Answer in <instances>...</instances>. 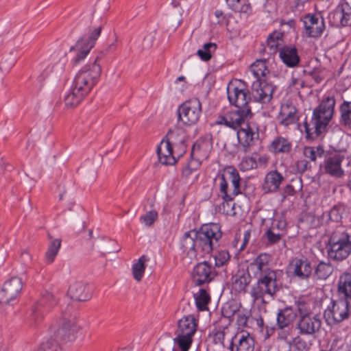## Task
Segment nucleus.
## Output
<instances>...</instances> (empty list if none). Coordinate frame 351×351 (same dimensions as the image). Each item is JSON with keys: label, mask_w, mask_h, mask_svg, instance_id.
<instances>
[{"label": "nucleus", "mask_w": 351, "mask_h": 351, "mask_svg": "<svg viewBox=\"0 0 351 351\" xmlns=\"http://www.w3.org/2000/svg\"><path fill=\"white\" fill-rule=\"evenodd\" d=\"M178 120L184 124L192 125L199 119L202 114V104L198 99L193 98L186 101L178 110Z\"/></svg>", "instance_id": "obj_11"}, {"label": "nucleus", "mask_w": 351, "mask_h": 351, "mask_svg": "<svg viewBox=\"0 0 351 351\" xmlns=\"http://www.w3.org/2000/svg\"><path fill=\"white\" fill-rule=\"evenodd\" d=\"M350 301L344 299L332 300L324 311V317L328 325H334L348 319L350 315Z\"/></svg>", "instance_id": "obj_10"}, {"label": "nucleus", "mask_w": 351, "mask_h": 351, "mask_svg": "<svg viewBox=\"0 0 351 351\" xmlns=\"http://www.w3.org/2000/svg\"><path fill=\"white\" fill-rule=\"evenodd\" d=\"M165 140L166 142H169L170 145L173 147L174 145L186 142V136L184 133L179 129L170 130Z\"/></svg>", "instance_id": "obj_39"}, {"label": "nucleus", "mask_w": 351, "mask_h": 351, "mask_svg": "<svg viewBox=\"0 0 351 351\" xmlns=\"http://www.w3.org/2000/svg\"><path fill=\"white\" fill-rule=\"evenodd\" d=\"M68 295L76 301H87L90 298V294L87 290L86 285L80 281L72 283L68 289Z\"/></svg>", "instance_id": "obj_23"}, {"label": "nucleus", "mask_w": 351, "mask_h": 351, "mask_svg": "<svg viewBox=\"0 0 351 351\" xmlns=\"http://www.w3.org/2000/svg\"><path fill=\"white\" fill-rule=\"evenodd\" d=\"M210 297L207 291L201 289L199 293L195 295V302L197 307L201 311H205L208 308L207 306L210 302Z\"/></svg>", "instance_id": "obj_41"}, {"label": "nucleus", "mask_w": 351, "mask_h": 351, "mask_svg": "<svg viewBox=\"0 0 351 351\" xmlns=\"http://www.w3.org/2000/svg\"><path fill=\"white\" fill-rule=\"evenodd\" d=\"M80 329L75 314L71 309H68L62 313L58 326L53 330V333L59 341H71L75 339Z\"/></svg>", "instance_id": "obj_8"}, {"label": "nucleus", "mask_w": 351, "mask_h": 351, "mask_svg": "<svg viewBox=\"0 0 351 351\" xmlns=\"http://www.w3.org/2000/svg\"><path fill=\"white\" fill-rule=\"evenodd\" d=\"M337 293L344 300L351 301V273L343 272L337 282Z\"/></svg>", "instance_id": "obj_26"}, {"label": "nucleus", "mask_w": 351, "mask_h": 351, "mask_svg": "<svg viewBox=\"0 0 351 351\" xmlns=\"http://www.w3.org/2000/svg\"><path fill=\"white\" fill-rule=\"evenodd\" d=\"M339 110L341 113V124L351 128V101H344L341 104Z\"/></svg>", "instance_id": "obj_38"}, {"label": "nucleus", "mask_w": 351, "mask_h": 351, "mask_svg": "<svg viewBox=\"0 0 351 351\" xmlns=\"http://www.w3.org/2000/svg\"><path fill=\"white\" fill-rule=\"evenodd\" d=\"M241 306L236 302L232 301L226 302L222 307L221 313L223 317L228 319L234 317L237 312L240 310Z\"/></svg>", "instance_id": "obj_43"}, {"label": "nucleus", "mask_w": 351, "mask_h": 351, "mask_svg": "<svg viewBox=\"0 0 351 351\" xmlns=\"http://www.w3.org/2000/svg\"><path fill=\"white\" fill-rule=\"evenodd\" d=\"M159 161L163 165H173L176 162V156L174 155L173 147L169 142L163 139L157 149Z\"/></svg>", "instance_id": "obj_24"}, {"label": "nucleus", "mask_w": 351, "mask_h": 351, "mask_svg": "<svg viewBox=\"0 0 351 351\" xmlns=\"http://www.w3.org/2000/svg\"><path fill=\"white\" fill-rule=\"evenodd\" d=\"M328 19L335 27L351 25V7L345 0H341L335 10L329 13Z\"/></svg>", "instance_id": "obj_13"}, {"label": "nucleus", "mask_w": 351, "mask_h": 351, "mask_svg": "<svg viewBox=\"0 0 351 351\" xmlns=\"http://www.w3.org/2000/svg\"><path fill=\"white\" fill-rule=\"evenodd\" d=\"M222 232L217 223L206 224L197 231L196 240L197 250H200L204 254H209L218 246Z\"/></svg>", "instance_id": "obj_7"}, {"label": "nucleus", "mask_w": 351, "mask_h": 351, "mask_svg": "<svg viewBox=\"0 0 351 351\" xmlns=\"http://www.w3.org/2000/svg\"><path fill=\"white\" fill-rule=\"evenodd\" d=\"M45 300L46 299L45 298L42 299L32 308V311L28 320L30 326H36L42 321L43 312L48 310V308L45 306Z\"/></svg>", "instance_id": "obj_34"}, {"label": "nucleus", "mask_w": 351, "mask_h": 351, "mask_svg": "<svg viewBox=\"0 0 351 351\" xmlns=\"http://www.w3.org/2000/svg\"><path fill=\"white\" fill-rule=\"evenodd\" d=\"M277 329L278 330V339L283 341H287L293 332V326H289L288 327H277Z\"/></svg>", "instance_id": "obj_52"}, {"label": "nucleus", "mask_w": 351, "mask_h": 351, "mask_svg": "<svg viewBox=\"0 0 351 351\" xmlns=\"http://www.w3.org/2000/svg\"><path fill=\"white\" fill-rule=\"evenodd\" d=\"M102 57L103 53L99 52L93 62L83 66L75 75L70 91L64 97L67 107L77 106L96 86L101 74L99 62Z\"/></svg>", "instance_id": "obj_1"}, {"label": "nucleus", "mask_w": 351, "mask_h": 351, "mask_svg": "<svg viewBox=\"0 0 351 351\" xmlns=\"http://www.w3.org/2000/svg\"><path fill=\"white\" fill-rule=\"evenodd\" d=\"M230 254L226 250L219 251L214 256L215 266L217 267L226 265L230 260Z\"/></svg>", "instance_id": "obj_50"}, {"label": "nucleus", "mask_w": 351, "mask_h": 351, "mask_svg": "<svg viewBox=\"0 0 351 351\" xmlns=\"http://www.w3.org/2000/svg\"><path fill=\"white\" fill-rule=\"evenodd\" d=\"M252 115V113L250 108L243 110L238 108L234 111L230 112L228 113V127L235 129L250 119Z\"/></svg>", "instance_id": "obj_28"}, {"label": "nucleus", "mask_w": 351, "mask_h": 351, "mask_svg": "<svg viewBox=\"0 0 351 351\" xmlns=\"http://www.w3.org/2000/svg\"><path fill=\"white\" fill-rule=\"evenodd\" d=\"M197 322L193 315L183 317L178 322L177 332L186 336H193L197 330Z\"/></svg>", "instance_id": "obj_30"}, {"label": "nucleus", "mask_w": 351, "mask_h": 351, "mask_svg": "<svg viewBox=\"0 0 351 351\" xmlns=\"http://www.w3.org/2000/svg\"><path fill=\"white\" fill-rule=\"evenodd\" d=\"M101 29V25L94 28L88 35L80 38L75 45L71 47L70 52L75 53L73 59L75 64H77L84 60L90 53L91 49L94 47L96 40L100 36Z\"/></svg>", "instance_id": "obj_9"}, {"label": "nucleus", "mask_w": 351, "mask_h": 351, "mask_svg": "<svg viewBox=\"0 0 351 351\" xmlns=\"http://www.w3.org/2000/svg\"><path fill=\"white\" fill-rule=\"evenodd\" d=\"M333 268L330 264L320 263L317 266L315 275L318 279L326 280L332 273Z\"/></svg>", "instance_id": "obj_44"}, {"label": "nucleus", "mask_w": 351, "mask_h": 351, "mask_svg": "<svg viewBox=\"0 0 351 351\" xmlns=\"http://www.w3.org/2000/svg\"><path fill=\"white\" fill-rule=\"evenodd\" d=\"M295 193V190L293 188V186L291 184H287L284 189V194L285 196L286 195L292 196V195H294Z\"/></svg>", "instance_id": "obj_62"}, {"label": "nucleus", "mask_w": 351, "mask_h": 351, "mask_svg": "<svg viewBox=\"0 0 351 351\" xmlns=\"http://www.w3.org/2000/svg\"><path fill=\"white\" fill-rule=\"evenodd\" d=\"M224 339L225 332L223 330H218L213 335V341L214 343L221 346V348L225 347Z\"/></svg>", "instance_id": "obj_54"}, {"label": "nucleus", "mask_w": 351, "mask_h": 351, "mask_svg": "<svg viewBox=\"0 0 351 351\" xmlns=\"http://www.w3.org/2000/svg\"><path fill=\"white\" fill-rule=\"evenodd\" d=\"M237 138L243 150L247 152L259 138L258 128L247 124L238 130Z\"/></svg>", "instance_id": "obj_17"}, {"label": "nucleus", "mask_w": 351, "mask_h": 351, "mask_svg": "<svg viewBox=\"0 0 351 351\" xmlns=\"http://www.w3.org/2000/svg\"><path fill=\"white\" fill-rule=\"evenodd\" d=\"M173 147L176 149V150L173 151L174 155L178 158L182 156L186 150V142L182 143V144H178L176 145H174Z\"/></svg>", "instance_id": "obj_59"}, {"label": "nucleus", "mask_w": 351, "mask_h": 351, "mask_svg": "<svg viewBox=\"0 0 351 351\" xmlns=\"http://www.w3.org/2000/svg\"><path fill=\"white\" fill-rule=\"evenodd\" d=\"M175 341L182 351H188L192 343V336H186L178 333V337L175 339Z\"/></svg>", "instance_id": "obj_49"}, {"label": "nucleus", "mask_w": 351, "mask_h": 351, "mask_svg": "<svg viewBox=\"0 0 351 351\" xmlns=\"http://www.w3.org/2000/svg\"><path fill=\"white\" fill-rule=\"evenodd\" d=\"M234 317H236L237 323L239 326H247L249 315L245 309L241 308Z\"/></svg>", "instance_id": "obj_51"}, {"label": "nucleus", "mask_w": 351, "mask_h": 351, "mask_svg": "<svg viewBox=\"0 0 351 351\" xmlns=\"http://www.w3.org/2000/svg\"><path fill=\"white\" fill-rule=\"evenodd\" d=\"M279 56L283 63L289 67L297 66L300 61L298 49L293 46H284L280 48Z\"/></svg>", "instance_id": "obj_25"}, {"label": "nucleus", "mask_w": 351, "mask_h": 351, "mask_svg": "<svg viewBox=\"0 0 351 351\" xmlns=\"http://www.w3.org/2000/svg\"><path fill=\"white\" fill-rule=\"evenodd\" d=\"M298 318L296 329L301 335H313L318 332L322 326V320L319 315L313 314L310 306L304 301L297 303Z\"/></svg>", "instance_id": "obj_5"}, {"label": "nucleus", "mask_w": 351, "mask_h": 351, "mask_svg": "<svg viewBox=\"0 0 351 351\" xmlns=\"http://www.w3.org/2000/svg\"><path fill=\"white\" fill-rule=\"evenodd\" d=\"M267 238L270 243H275L280 241L281 237L279 234L273 232L271 230H268L266 232Z\"/></svg>", "instance_id": "obj_58"}, {"label": "nucleus", "mask_w": 351, "mask_h": 351, "mask_svg": "<svg viewBox=\"0 0 351 351\" xmlns=\"http://www.w3.org/2000/svg\"><path fill=\"white\" fill-rule=\"evenodd\" d=\"M292 343L299 351H305L307 348V344L305 340L298 336L293 338Z\"/></svg>", "instance_id": "obj_56"}, {"label": "nucleus", "mask_w": 351, "mask_h": 351, "mask_svg": "<svg viewBox=\"0 0 351 351\" xmlns=\"http://www.w3.org/2000/svg\"><path fill=\"white\" fill-rule=\"evenodd\" d=\"M251 281V275L247 271H238L231 278L232 289L237 292H245Z\"/></svg>", "instance_id": "obj_29"}, {"label": "nucleus", "mask_w": 351, "mask_h": 351, "mask_svg": "<svg viewBox=\"0 0 351 351\" xmlns=\"http://www.w3.org/2000/svg\"><path fill=\"white\" fill-rule=\"evenodd\" d=\"M269 158L267 156L264 155L258 158L257 162L259 163L261 165L265 166L267 164Z\"/></svg>", "instance_id": "obj_64"}, {"label": "nucleus", "mask_w": 351, "mask_h": 351, "mask_svg": "<svg viewBox=\"0 0 351 351\" xmlns=\"http://www.w3.org/2000/svg\"><path fill=\"white\" fill-rule=\"evenodd\" d=\"M58 339L52 337L43 342L40 347L34 351H61V347L58 343Z\"/></svg>", "instance_id": "obj_47"}, {"label": "nucleus", "mask_w": 351, "mask_h": 351, "mask_svg": "<svg viewBox=\"0 0 351 351\" xmlns=\"http://www.w3.org/2000/svg\"><path fill=\"white\" fill-rule=\"evenodd\" d=\"M297 313L291 308L280 309L277 313L276 327H288L293 326Z\"/></svg>", "instance_id": "obj_31"}, {"label": "nucleus", "mask_w": 351, "mask_h": 351, "mask_svg": "<svg viewBox=\"0 0 351 351\" xmlns=\"http://www.w3.org/2000/svg\"><path fill=\"white\" fill-rule=\"evenodd\" d=\"M217 125H225L228 127L229 120L228 119V114L226 116L219 117L216 121Z\"/></svg>", "instance_id": "obj_61"}, {"label": "nucleus", "mask_w": 351, "mask_h": 351, "mask_svg": "<svg viewBox=\"0 0 351 351\" xmlns=\"http://www.w3.org/2000/svg\"><path fill=\"white\" fill-rule=\"evenodd\" d=\"M216 44L208 43L203 45L202 49L197 51V54L204 61H208L212 57V53L216 49Z\"/></svg>", "instance_id": "obj_45"}, {"label": "nucleus", "mask_w": 351, "mask_h": 351, "mask_svg": "<svg viewBox=\"0 0 351 351\" xmlns=\"http://www.w3.org/2000/svg\"><path fill=\"white\" fill-rule=\"evenodd\" d=\"M284 180V177L277 171H271L266 174L263 189L266 193L276 192Z\"/></svg>", "instance_id": "obj_27"}, {"label": "nucleus", "mask_w": 351, "mask_h": 351, "mask_svg": "<svg viewBox=\"0 0 351 351\" xmlns=\"http://www.w3.org/2000/svg\"><path fill=\"white\" fill-rule=\"evenodd\" d=\"M216 276L211 265L204 261L197 264L192 272L193 282L197 286L209 283Z\"/></svg>", "instance_id": "obj_16"}, {"label": "nucleus", "mask_w": 351, "mask_h": 351, "mask_svg": "<svg viewBox=\"0 0 351 351\" xmlns=\"http://www.w3.org/2000/svg\"><path fill=\"white\" fill-rule=\"evenodd\" d=\"M344 156L340 154H335L325 158L323 164L324 171L335 178H341L343 175L341 162Z\"/></svg>", "instance_id": "obj_22"}, {"label": "nucleus", "mask_w": 351, "mask_h": 351, "mask_svg": "<svg viewBox=\"0 0 351 351\" xmlns=\"http://www.w3.org/2000/svg\"><path fill=\"white\" fill-rule=\"evenodd\" d=\"M241 165L245 170H249L257 168L258 162L254 157H245L243 158Z\"/></svg>", "instance_id": "obj_53"}, {"label": "nucleus", "mask_w": 351, "mask_h": 351, "mask_svg": "<svg viewBox=\"0 0 351 351\" xmlns=\"http://www.w3.org/2000/svg\"><path fill=\"white\" fill-rule=\"evenodd\" d=\"M251 71L256 80H267L269 71L267 68L265 59H260L255 61L251 65Z\"/></svg>", "instance_id": "obj_32"}, {"label": "nucleus", "mask_w": 351, "mask_h": 351, "mask_svg": "<svg viewBox=\"0 0 351 351\" xmlns=\"http://www.w3.org/2000/svg\"><path fill=\"white\" fill-rule=\"evenodd\" d=\"M292 149L291 141L282 136H277L271 142L270 149L275 154L286 153L288 154Z\"/></svg>", "instance_id": "obj_33"}, {"label": "nucleus", "mask_w": 351, "mask_h": 351, "mask_svg": "<svg viewBox=\"0 0 351 351\" xmlns=\"http://www.w3.org/2000/svg\"><path fill=\"white\" fill-rule=\"evenodd\" d=\"M310 75L317 83L321 82L323 80V76H322L321 71L319 69H314L310 73Z\"/></svg>", "instance_id": "obj_60"}, {"label": "nucleus", "mask_w": 351, "mask_h": 351, "mask_svg": "<svg viewBox=\"0 0 351 351\" xmlns=\"http://www.w3.org/2000/svg\"><path fill=\"white\" fill-rule=\"evenodd\" d=\"M306 34L309 37H318L323 32L325 25L322 17L317 14H306L303 19Z\"/></svg>", "instance_id": "obj_20"}, {"label": "nucleus", "mask_w": 351, "mask_h": 351, "mask_svg": "<svg viewBox=\"0 0 351 351\" xmlns=\"http://www.w3.org/2000/svg\"><path fill=\"white\" fill-rule=\"evenodd\" d=\"M297 170L299 173H304L306 170H307L310 166L309 162L306 160H298L295 164Z\"/></svg>", "instance_id": "obj_57"}, {"label": "nucleus", "mask_w": 351, "mask_h": 351, "mask_svg": "<svg viewBox=\"0 0 351 351\" xmlns=\"http://www.w3.org/2000/svg\"><path fill=\"white\" fill-rule=\"evenodd\" d=\"M200 163L198 161H190L188 165L182 169V175L185 177L189 176L193 170L196 169Z\"/></svg>", "instance_id": "obj_55"}, {"label": "nucleus", "mask_w": 351, "mask_h": 351, "mask_svg": "<svg viewBox=\"0 0 351 351\" xmlns=\"http://www.w3.org/2000/svg\"><path fill=\"white\" fill-rule=\"evenodd\" d=\"M228 7L240 13L248 14L251 12V7L249 3H241V0H226Z\"/></svg>", "instance_id": "obj_42"}, {"label": "nucleus", "mask_w": 351, "mask_h": 351, "mask_svg": "<svg viewBox=\"0 0 351 351\" xmlns=\"http://www.w3.org/2000/svg\"><path fill=\"white\" fill-rule=\"evenodd\" d=\"M328 256L335 261H342L351 253V233L336 230L330 236L327 247Z\"/></svg>", "instance_id": "obj_6"}, {"label": "nucleus", "mask_w": 351, "mask_h": 351, "mask_svg": "<svg viewBox=\"0 0 351 351\" xmlns=\"http://www.w3.org/2000/svg\"><path fill=\"white\" fill-rule=\"evenodd\" d=\"M283 34L280 32H274L271 34L267 40V47L272 52H275L282 41Z\"/></svg>", "instance_id": "obj_46"}, {"label": "nucleus", "mask_w": 351, "mask_h": 351, "mask_svg": "<svg viewBox=\"0 0 351 351\" xmlns=\"http://www.w3.org/2000/svg\"><path fill=\"white\" fill-rule=\"evenodd\" d=\"M271 261V255L263 253L247 266V270L249 274L258 280L251 291V295L254 300H261L264 302L265 295L273 298L278 291L276 271L269 267Z\"/></svg>", "instance_id": "obj_2"}, {"label": "nucleus", "mask_w": 351, "mask_h": 351, "mask_svg": "<svg viewBox=\"0 0 351 351\" xmlns=\"http://www.w3.org/2000/svg\"><path fill=\"white\" fill-rule=\"evenodd\" d=\"M304 156L311 161L315 162L317 158L325 156V151L321 145L305 147L303 151Z\"/></svg>", "instance_id": "obj_37"}, {"label": "nucleus", "mask_w": 351, "mask_h": 351, "mask_svg": "<svg viewBox=\"0 0 351 351\" xmlns=\"http://www.w3.org/2000/svg\"><path fill=\"white\" fill-rule=\"evenodd\" d=\"M148 261L149 258L145 255H143L138 258V261L133 265L132 274L136 280L140 281L142 279L146 268L145 263Z\"/></svg>", "instance_id": "obj_40"}, {"label": "nucleus", "mask_w": 351, "mask_h": 351, "mask_svg": "<svg viewBox=\"0 0 351 351\" xmlns=\"http://www.w3.org/2000/svg\"><path fill=\"white\" fill-rule=\"evenodd\" d=\"M251 89V95L255 101L267 104L272 99L275 87L267 80H255Z\"/></svg>", "instance_id": "obj_14"}, {"label": "nucleus", "mask_w": 351, "mask_h": 351, "mask_svg": "<svg viewBox=\"0 0 351 351\" xmlns=\"http://www.w3.org/2000/svg\"><path fill=\"white\" fill-rule=\"evenodd\" d=\"M158 217V212L154 210H152L142 215L139 220L142 223L145 224V226L150 227L155 223V221H156Z\"/></svg>", "instance_id": "obj_48"}, {"label": "nucleus", "mask_w": 351, "mask_h": 351, "mask_svg": "<svg viewBox=\"0 0 351 351\" xmlns=\"http://www.w3.org/2000/svg\"><path fill=\"white\" fill-rule=\"evenodd\" d=\"M330 219H332L334 221H338L339 217L338 215V208L335 206L332 209L330 210L329 213Z\"/></svg>", "instance_id": "obj_63"}, {"label": "nucleus", "mask_w": 351, "mask_h": 351, "mask_svg": "<svg viewBox=\"0 0 351 351\" xmlns=\"http://www.w3.org/2000/svg\"><path fill=\"white\" fill-rule=\"evenodd\" d=\"M280 124L287 127L295 124L299 120L297 108L291 103H285L281 105L280 110L278 116Z\"/></svg>", "instance_id": "obj_21"}, {"label": "nucleus", "mask_w": 351, "mask_h": 351, "mask_svg": "<svg viewBox=\"0 0 351 351\" xmlns=\"http://www.w3.org/2000/svg\"><path fill=\"white\" fill-rule=\"evenodd\" d=\"M335 105V98L328 97L313 110L311 119L304 123L307 138L315 139L326 131L332 119Z\"/></svg>", "instance_id": "obj_3"}, {"label": "nucleus", "mask_w": 351, "mask_h": 351, "mask_svg": "<svg viewBox=\"0 0 351 351\" xmlns=\"http://www.w3.org/2000/svg\"><path fill=\"white\" fill-rule=\"evenodd\" d=\"M48 237L51 241L45 257L46 263L51 264L54 261L60 249L62 241L60 239H53L50 234H48Z\"/></svg>", "instance_id": "obj_36"}, {"label": "nucleus", "mask_w": 351, "mask_h": 351, "mask_svg": "<svg viewBox=\"0 0 351 351\" xmlns=\"http://www.w3.org/2000/svg\"><path fill=\"white\" fill-rule=\"evenodd\" d=\"M255 344L252 335L241 331L232 337L230 348L231 351H255Z\"/></svg>", "instance_id": "obj_19"}, {"label": "nucleus", "mask_w": 351, "mask_h": 351, "mask_svg": "<svg viewBox=\"0 0 351 351\" xmlns=\"http://www.w3.org/2000/svg\"><path fill=\"white\" fill-rule=\"evenodd\" d=\"M197 236V231L194 230L186 232L183 237L182 240V247L185 250H189L188 254L191 256L195 257V247L196 245V240Z\"/></svg>", "instance_id": "obj_35"}, {"label": "nucleus", "mask_w": 351, "mask_h": 351, "mask_svg": "<svg viewBox=\"0 0 351 351\" xmlns=\"http://www.w3.org/2000/svg\"><path fill=\"white\" fill-rule=\"evenodd\" d=\"M289 271L300 280L308 279L313 271L311 263L306 257H295L289 265Z\"/></svg>", "instance_id": "obj_18"}, {"label": "nucleus", "mask_w": 351, "mask_h": 351, "mask_svg": "<svg viewBox=\"0 0 351 351\" xmlns=\"http://www.w3.org/2000/svg\"><path fill=\"white\" fill-rule=\"evenodd\" d=\"M219 179V191L223 200L219 206V210L223 213H228V210L224 208L225 204H228V202H232L237 195L241 193V178L235 168L228 167Z\"/></svg>", "instance_id": "obj_4"}, {"label": "nucleus", "mask_w": 351, "mask_h": 351, "mask_svg": "<svg viewBox=\"0 0 351 351\" xmlns=\"http://www.w3.org/2000/svg\"><path fill=\"white\" fill-rule=\"evenodd\" d=\"M22 280L13 277L5 281L0 291V304L13 305L17 300L23 289Z\"/></svg>", "instance_id": "obj_12"}, {"label": "nucleus", "mask_w": 351, "mask_h": 351, "mask_svg": "<svg viewBox=\"0 0 351 351\" xmlns=\"http://www.w3.org/2000/svg\"><path fill=\"white\" fill-rule=\"evenodd\" d=\"M227 92L228 100L232 105L241 110L251 109L250 103L252 101V95L249 90L229 85L227 88Z\"/></svg>", "instance_id": "obj_15"}]
</instances>
